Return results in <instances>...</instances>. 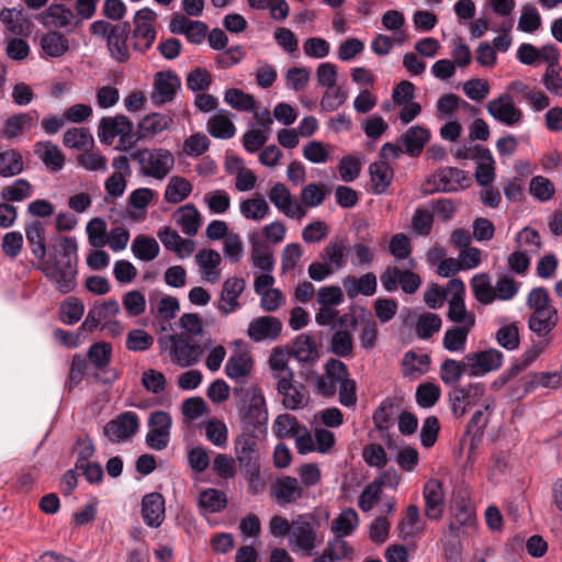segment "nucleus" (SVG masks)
Here are the masks:
<instances>
[{
    "label": "nucleus",
    "mask_w": 562,
    "mask_h": 562,
    "mask_svg": "<svg viewBox=\"0 0 562 562\" xmlns=\"http://www.w3.org/2000/svg\"><path fill=\"white\" fill-rule=\"evenodd\" d=\"M161 342L164 344V348L169 351L172 362L179 367H191L201 359V346L187 335H169Z\"/></svg>",
    "instance_id": "obj_7"
},
{
    "label": "nucleus",
    "mask_w": 562,
    "mask_h": 562,
    "mask_svg": "<svg viewBox=\"0 0 562 562\" xmlns=\"http://www.w3.org/2000/svg\"><path fill=\"white\" fill-rule=\"evenodd\" d=\"M183 234L194 236L201 226V214L193 204L180 206L173 214Z\"/></svg>",
    "instance_id": "obj_37"
},
{
    "label": "nucleus",
    "mask_w": 562,
    "mask_h": 562,
    "mask_svg": "<svg viewBox=\"0 0 562 562\" xmlns=\"http://www.w3.org/2000/svg\"><path fill=\"white\" fill-rule=\"evenodd\" d=\"M447 317L456 326L474 328L475 315L468 311L463 297H451L449 300Z\"/></svg>",
    "instance_id": "obj_43"
},
{
    "label": "nucleus",
    "mask_w": 562,
    "mask_h": 562,
    "mask_svg": "<svg viewBox=\"0 0 562 562\" xmlns=\"http://www.w3.org/2000/svg\"><path fill=\"white\" fill-rule=\"evenodd\" d=\"M24 170V161L20 151L7 149L0 153V177L11 178Z\"/></svg>",
    "instance_id": "obj_47"
},
{
    "label": "nucleus",
    "mask_w": 562,
    "mask_h": 562,
    "mask_svg": "<svg viewBox=\"0 0 562 562\" xmlns=\"http://www.w3.org/2000/svg\"><path fill=\"white\" fill-rule=\"evenodd\" d=\"M33 186L26 179L20 178L11 184L4 187L1 191L2 200L7 202H21L31 198Z\"/></svg>",
    "instance_id": "obj_57"
},
{
    "label": "nucleus",
    "mask_w": 562,
    "mask_h": 562,
    "mask_svg": "<svg viewBox=\"0 0 562 562\" xmlns=\"http://www.w3.org/2000/svg\"><path fill=\"white\" fill-rule=\"evenodd\" d=\"M484 387L482 384H469L468 386H457L450 393L451 409L457 417L465 414L467 407L472 401L483 395Z\"/></svg>",
    "instance_id": "obj_26"
},
{
    "label": "nucleus",
    "mask_w": 562,
    "mask_h": 562,
    "mask_svg": "<svg viewBox=\"0 0 562 562\" xmlns=\"http://www.w3.org/2000/svg\"><path fill=\"white\" fill-rule=\"evenodd\" d=\"M359 524V516L352 508L342 510L333 521L331 531L342 538L352 533Z\"/></svg>",
    "instance_id": "obj_53"
},
{
    "label": "nucleus",
    "mask_w": 562,
    "mask_h": 562,
    "mask_svg": "<svg viewBox=\"0 0 562 562\" xmlns=\"http://www.w3.org/2000/svg\"><path fill=\"white\" fill-rule=\"evenodd\" d=\"M133 255L142 261H151L159 254V245L154 237L137 235L131 246Z\"/></svg>",
    "instance_id": "obj_49"
},
{
    "label": "nucleus",
    "mask_w": 562,
    "mask_h": 562,
    "mask_svg": "<svg viewBox=\"0 0 562 562\" xmlns=\"http://www.w3.org/2000/svg\"><path fill=\"white\" fill-rule=\"evenodd\" d=\"M63 143L68 148H76L78 150H86L92 148L94 145L93 137L88 128L72 127L65 132Z\"/></svg>",
    "instance_id": "obj_52"
},
{
    "label": "nucleus",
    "mask_w": 562,
    "mask_h": 562,
    "mask_svg": "<svg viewBox=\"0 0 562 562\" xmlns=\"http://www.w3.org/2000/svg\"><path fill=\"white\" fill-rule=\"evenodd\" d=\"M77 162L87 171L105 172L108 170V158L99 150L87 148L77 156Z\"/></svg>",
    "instance_id": "obj_55"
},
{
    "label": "nucleus",
    "mask_w": 562,
    "mask_h": 562,
    "mask_svg": "<svg viewBox=\"0 0 562 562\" xmlns=\"http://www.w3.org/2000/svg\"><path fill=\"white\" fill-rule=\"evenodd\" d=\"M34 155L53 172L61 170L65 166L64 153L50 140L37 142L34 145Z\"/></svg>",
    "instance_id": "obj_32"
},
{
    "label": "nucleus",
    "mask_w": 562,
    "mask_h": 562,
    "mask_svg": "<svg viewBox=\"0 0 562 562\" xmlns=\"http://www.w3.org/2000/svg\"><path fill=\"white\" fill-rule=\"evenodd\" d=\"M207 440L216 447H225L228 439V429L225 423L212 418L203 423Z\"/></svg>",
    "instance_id": "obj_62"
},
{
    "label": "nucleus",
    "mask_w": 562,
    "mask_h": 562,
    "mask_svg": "<svg viewBox=\"0 0 562 562\" xmlns=\"http://www.w3.org/2000/svg\"><path fill=\"white\" fill-rule=\"evenodd\" d=\"M128 34V24H115L106 40L110 56L119 63H126L130 59V49L127 46Z\"/></svg>",
    "instance_id": "obj_28"
},
{
    "label": "nucleus",
    "mask_w": 562,
    "mask_h": 562,
    "mask_svg": "<svg viewBox=\"0 0 562 562\" xmlns=\"http://www.w3.org/2000/svg\"><path fill=\"white\" fill-rule=\"evenodd\" d=\"M248 5L255 10H269L270 16L277 21H283L290 13L285 0H247Z\"/></svg>",
    "instance_id": "obj_58"
},
{
    "label": "nucleus",
    "mask_w": 562,
    "mask_h": 562,
    "mask_svg": "<svg viewBox=\"0 0 562 562\" xmlns=\"http://www.w3.org/2000/svg\"><path fill=\"white\" fill-rule=\"evenodd\" d=\"M270 496L279 506H285L300 501L304 496V488L296 477L281 475L271 483Z\"/></svg>",
    "instance_id": "obj_13"
},
{
    "label": "nucleus",
    "mask_w": 562,
    "mask_h": 562,
    "mask_svg": "<svg viewBox=\"0 0 562 562\" xmlns=\"http://www.w3.org/2000/svg\"><path fill=\"white\" fill-rule=\"evenodd\" d=\"M346 374H348L347 366L340 360L330 359L325 364V373L316 378V392L326 397L334 396Z\"/></svg>",
    "instance_id": "obj_16"
},
{
    "label": "nucleus",
    "mask_w": 562,
    "mask_h": 562,
    "mask_svg": "<svg viewBox=\"0 0 562 562\" xmlns=\"http://www.w3.org/2000/svg\"><path fill=\"white\" fill-rule=\"evenodd\" d=\"M290 357L291 355L280 347L272 349L269 357V367L277 383L294 379V373L289 368Z\"/></svg>",
    "instance_id": "obj_38"
},
{
    "label": "nucleus",
    "mask_w": 562,
    "mask_h": 562,
    "mask_svg": "<svg viewBox=\"0 0 562 562\" xmlns=\"http://www.w3.org/2000/svg\"><path fill=\"white\" fill-rule=\"evenodd\" d=\"M474 299L483 305H490L495 301L494 286L487 273H477L470 281Z\"/></svg>",
    "instance_id": "obj_46"
},
{
    "label": "nucleus",
    "mask_w": 562,
    "mask_h": 562,
    "mask_svg": "<svg viewBox=\"0 0 562 562\" xmlns=\"http://www.w3.org/2000/svg\"><path fill=\"white\" fill-rule=\"evenodd\" d=\"M98 137L102 144L109 146L119 137L117 148H127L133 144V123L125 115L102 117L98 125Z\"/></svg>",
    "instance_id": "obj_8"
},
{
    "label": "nucleus",
    "mask_w": 562,
    "mask_h": 562,
    "mask_svg": "<svg viewBox=\"0 0 562 562\" xmlns=\"http://www.w3.org/2000/svg\"><path fill=\"white\" fill-rule=\"evenodd\" d=\"M144 177L164 180L173 169L175 156L167 148H142L132 154Z\"/></svg>",
    "instance_id": "obj_4"
},
{
    "label": "nucleus",
    "mask_w": 562,
    "mask_h": 562,
    "mask_svg": "<svg viewBox=\"0 0 562 562\" xmlns=\"http://www.w3.org/2000/svg\"><path fill=\"white\" fill-rule=\"evenodd\" d=\"M89 245L93 248H102L106 245V223L101 217H92L86 226Z\"/></svg>",
    "instance_id": "obj_63"
},
{
    "label": "nucleus",
    "mask_w": 562,
    "mask_h": 562,
    "mask_svg": "<svg viewBox=\"0 0 562 562\" xmlns=\"http://www.w3.org/2000/svg\"><path fill=\"white\" fill-rule=\"evenodd\" d=\"M37 111L12 114L7 120H4L2 124L1 136L9 142L19 139L35 128L37 126Z\"/></svg>",
    "instance_id": "obj_17"
},
{
    "label": "nucleus",
    "mask_w": 562,
    "mask_h": 562,
    "mask_svg": "<svg viewBox=\"0 0 562 562\" xmlns=\"http://www.w3.org/2000/svg\"><path fill=\"white\" fill-rule=\"evenodd\" d=\"M221 255L214 249H202L195 255V262L198 263L202 279L216 283L221 278L218 266L221 263Z\"/></svg>",
    "instance_id": "obj_33"
},
{
    "label": "nucleus",
    "mask_w": 562,
    "mask_h": 562,
    "mask_svg": "<svg viewBox=\"0 0 562 562\" xmlns=\"http://www.w3.org/2000/svg\"><path fill=\"white\" fill-rule=\"evenodd\" d=\"M139 428V418L134 412H124L103 427V435L114 443L131 439Z\"/></svg>",
    "instance_id": "obj_10"
},
{
    "label": "nucleus",
    "mask_w": 562,
    "mask_h": 562,
    "mask_svg": "<svg viewBox=\"0 0 562 562\" xmlns=\"http://www.w3.org/2000/svg\"><path fill=\"white\" fill-rule=\"evenodd\" d=\"M473 328L452 326L448 328L442 338V347L450 352H463L468 336Z\"/></svg>",
    "instance_id": "obj_51"
},
{
    "label": "nucleus",
    "mask_w": 562,
    "mask_h": 562,
    "mask_svg": "<svg viewBox=\"0 0 562 562\" xmlns=\"http://www.w3.org/2000/svg\"><path fill=\"white\" fill-rule=\"evenodd\" d=\"M172 124L173 119L168 114H147L138 122V138L153 139L156 135L169 130Z\"/></svg>",
    "instance_id": "obj_30"
},
{
    "label": "nucleus",
    "mask_w": 562,
    "mask_h": 562,
    "mask_svg": "<svg viewBox=\"0 0 562 562\" xmlns=\"http://www.w3.org/2000/svg\"><path fill=\"white\" fill-rule=\"evenodd\" d=\"M25 237L33 256L37 259V263L47 260L46 247V229L40 221H32L25 226Z\"/></svg>",
    "instance_id": "obj_27"
},
{
    "label": "nucleus",
    "mask_w": 562,
    "mask_h": 562,
    "mask_svg": "<svg viewBox=\"0 0 562 562\" xmlns=\"http://www.w3.org/2000/svg\"><path fill=\"white\" fill-rule=\"evenodd\" d=\"M157 14L149 8L138 10L134 15V29L132 32L133 47L145 53L156 40L155 22Z\"/></svg>",
    "instance_id": "obj_9"
},
{
    "label": "nucleus",
    "mask_w": 562,
    "mask_h": 562,
    "mask_svg": "<svg viewBox=\"0 0 562 562\" xmlns=\"http://www.w3.org/2000/svg\"><path fill=\"white\" fill-rule=\"evenodd\" d=\"M475 161L474 177L482 187H488L495 180V160L488 148L474 146L469 155L464 156Z\"/></svg>",
    "instance_id": "obj_19"
},
{
    "label": "nucleus",
    "mask_w": 562,
    "mask_h": 562,
    "mask_svg": "<svg viewBox=\"0 0 562 562\" xmlns=\"http://www.w3.org/2000/svg\"><path fill=\"white\" fill-rule=\"evenodd\" d=\"M430 363V358L426 353H416L408 351L404 355L402 370L405 376L417 378L426 373Z\"/></svg>",
    "instance_id": "obj_48"
},
{
    "label": "nucleus",
    "mask_w": 562,
    "mask_h": 562,
    "mask_svg": "<svg viewBox=\"0 0 562 562\" xmlns=\"http://www.w3.org/2000/svg\"><path fill=\"white\" fill-rule=\"evenodd\" d=\"M441 327L439 315L427 312L419 315L416 322L415 331L420 339H429Z\"/></svg>",
    "instance_id": "obj_64"
},
{
    "label": "nucleus",
    "mask_w": 562,
    "mask_h": 562,
    "mask_svg": "<svg viewBox=\"0 0 562 562\" xmlns=\"http://www.w3.org/2000/svg\"><path fill=\"white\" fill-rule=\"evenodd\" d=\"M342 286L349 299L358 295L372 296L378 288L376 276L373 272H367L359 278L349 274L342 279Z\"/></svg>",
    "instance_id": "obj_25"
},
{
    "label": "nucleus",
    "mask_w": 562,
    "mask_h": 562,
    "mask_svg": "<svg viewBox=\"0 0 562 562\" xmlns=\"http://www.w3.org/2000/svg\"><path fill=\"white\" fill-rule=\"evenodd\" d=\"M59 252H52L47 260L35 267L60 294H68L77 286L78 244L76 238L63 236L59 240Z\"/></svg>",
    "instance_id": "obj_1"
},
{
    "label": "nucleus",
    "mask_w": 562,
    "mask_h": 562,
    "mask_svg": "<svg viewBox=\"0 0 562 562\" xmlns=\"http://www.w3.org/2000/svg\"><path fill=\"white\" fill-rule=\"evenodd\" d=\"M430 137L429 131L420 125L409 127L401 137L404 153L417 157L423 151Z\"/></svg>",
    "instance_id": "obj_36"
},
{
    "label": "nucleus",
    "mask_w": 562,
    "mask_h": 562,
    "mask_svg": "<svg viewBox=\"0 0 562 562\" xmlns=\"http://www.w3.org/2000/svg\"><path fill=\"white\" fill-rule=\"evenodd\" d=\"M224 101L239 112H255L259 109L256 98L238 88H229L224 92Z\"/></svg>",
    "instance_id": "obj_42"
},
{
    "label": "nucleus",
    "mask_w": 562,
    "mask_h": 562,
    "mask_svg": "<svg viewBox=\"0 0 562 562\" xmlns=\"http://www.w3.org/2000/svg\"><path fill=\"white\" fill-rule=\"evenodd\" d=\"M234 451L241 471L260 467L259 442L256 435L241 432L234 441Z\"/></svg>",
    "instance_id": "obj_15"
},
{
    "label": "nucleus",
    "mask_w": 562,
    "mask_h": 562,
    "mask_svg": "<svg viewBox=\"0 0 562 562\" xmlns=\"http://www.w3.org/2000/svg\"><path fill=\"white\" fill-rule=\"evenodd\" d=\"M250 261L261 272H272L274 269L273 250L263 241L251 243Z\"/></svg>",
    "instance_id": "obj_44"
},
{
    "label": "nucleus",
    "mask_w": 562,
    "mask_h": 562,
    "mask_svg": "<svg viewBox=\"0 0 562 562\" xmlns=\"http://www.w3.org/2000/svg\"><path fill=\"white\" fill-rule=\"evenodd\" d=\"M470 184L471 178L465 171L454 167H445L428 177L422 186V192L424 194L456 192L470 187Z\"/></svg>",
    "instance_id": "obj_5"
},
{
    "label": "nucleus",
    "mask_w": 562,
    "mask_h": 562,
    "mask_svg": "<svg viewBox=\"0 0 562 562\" xmlns=\"http://www.w3.org/2000/svg\"><path fill=\"white\" fill-rule=\"evenodd\" d=\"M268 196L276 209L285 216L297 220L305 216V207L301 206V204L292 198L290 190L284 183L278 182L272 186Z\"/></svg>",
    "instance_id": "obj_18"
},
{
    "label": "nucleus",
    "mask_w": 562,
    "mask_h": 562,
    "mask_svg": "<svg viewBox=\"0 0 562 562\" xmlns=\"http://www.w3.org/2000/svg\"><path fill=\"white\" fill-rule=\"evenodd\" d=\"M207 132L214 138L229 139L236 133V127L225 110L217 111L206 123Z\"/></svg>",
    "instance_id": "obj_39"
},
{
    "label": "nucleus",
    "mask_w": 562,
    "mask_h": 562,
    "mask_svg": "<svg viewBox=\"0 0 562 562\" xmlns=\"http://www.w3.org/2000/svg\"><path fill=\"white\" fill-rule=\"evenodd\" d=\"M321 542L308 517L300 515L292 519L289 546L294 553L311 557Z\"/></svg>",
    "instance_id": "obj_6"
},
{
    "label": "nucleus",
    "mask_w": 562,
    "mask_h": 562,
    "mask_svg": "<svg viewBox=\"0 0 562 562\" xmlns=\"http://www.w3.org/2000/svg\"><path fill=\"white\" fill-rule=\"evenodd\" d=\"M372 191L375 194L384 193L393 179V169L386 161H374L369 166Z\"/></svg>",
    "instance_id": "obj_40"
},
{
    "label": "nucleus",
    "mask_w": 562,
    "mask_h": 562,
    "mask_svg": "<svg viewBox=\"0 0 562 562\" xmlns=\"http://www.w3.org/2000/svg\"><path fill=\"white\" fill-rule=\"evenodd\" d=\"M254 368V360L246 350L235 351L225 364V374L231 380H241L248 376Z\"/></svg>",
    "instance_id": "obj_35"
},
{
    "label": "nucleus",
    "mask_w": 562,
    "mask_h": 562,
    "mask_svg": "<svg viewBox=\"0 0 562 562\" xmlns=\"http://www.w3.org/2000/svg\"><path fill=\"white\" fill-rule=\"evenodd\" d=\"M192 190L193 187L187 178L173 176L165 188L164 200L167 203L179 204L191 194Z\"/></svg>",
    "instance_id": "obj_41"
},
{
    "label": "nucleus",
    "mask_w": 562,
    "mask_h": 562,
    "mask_svg": "<svg viewBox=\"0 0 562 562\" xmlns=\"http://www.w3.org/2000/svg\"><path fill=\"white\" fill-rule=\"evenodd\" d=\"M142 516L149 527H159L165 519V499L159 493L146 494L142 499Z\"/></svg>",
    "instance_id": "obj_31"
},
{
    "label": "nucleus",
    "mask_w": 562,
    "mask_h": 562,
    "mask_svg": "<svg viewBox=\"0 0 562 562\" xmlns=\"http://www.w3.org/2000/svg\"><path fill=\"white\" fill-rule=\"evenodd\" d=\"M328 191L326 187L322 183H310L305 186L300 194L301 198V206L305 207V215L307 214V210L310 207H316L321 205Z\"/></svg>",
    "instance_id": "obj_60"
},
{
    "label": "nucleus",
    "mask_w": 562,
    "mask_h": 562,
    "mask_svg": "<svg viewBox=\"0 0 562 562\" xmlns=\"http://www.w3.org/2000/svg\"><path fill=\"white\" fill-rule=\"evenodd\" d=\"M240 418L244 425L259 428L268 422L266 398L260 387L252 386L249 390V400L244 406Z\"/></svg>",
    "instance_id": "obj_12"
},
{
    "label": "nucleus",
    "mask_w": 562,
    "mask_h": 562,
    "mask_svg": "<svg viewBox=\"0 0 562 562\" xmlns=\"http://www.w3.org/2000/svg\"><path fill=\"white\" fill-rule=\"evenodd\" d=\"M246 286V282L241 278L233 277L224 281L220 300L217 301V310L225 314H232L240 307L238 297L241 295Z\"/></svg>",
    "instance_id": "obj_21"
},
{
    "label": "nucleus",
    "mask_w": 562,
    "mask_h": 562,
    "mask_svg": "<svg viewBox=\"0 0 562 562\" xmlns=\"http://www.w3.org/2000/svg\"><path fill=\"white\" fill-rule=\"evenodd\" d=\"M42 23L47 27L66 30L80 25L74 10L63 3L50 4L42 14Z\"/></svg>",
    "instance_id": "obj_22"
},
{
    "label": "nucleus",
    "mask_w": 562,
    "mask_h": 562,
    "mask_svg": "<svg viewBox=\"0 0 562 562\" xmlns=\"http://www.w3.org/2000/svg\"><path fill=\"white\" fill-rule=\"evenodd\" d=\"M487 113L506 126H515L522 121V111L516 106L512 94L502 93L486 105Z\"/></svg>",
    "instance_id": "obj_11"
},
{
    "label": "nucleus",
    "mask_w": 562,
    "mask_h": 562,
    "mask_svg": "<svg viewBox=\"0 0 562 562\" xmlns=\"http://www.w3.org/2000/svg\"><path fill=\"white\" fill-rule=\"evenodd\" d=\"M397 529L403 540L412 539L422 531V527L419 526V509L416 505H409L406 508L405 516L398 522Z\"/></svg>",
    "instance_id": "obj_54"
},
{
    "label": "nucleus",
    "mask_w": 562,
    "mask_h": 562,
    "mask_svg": "<svg viewBox=\"0 0 562 562\" xmlns=\"http://www.w3.org/2000/svg\"><path fill=\"white\" fill-rule=\"evenodd\" d=\"M319 258L334 271L342 269L347 263V244L342 238L331 239L319 254Z\"/></svg>",
    "instance_id": "obj_34"
},
{
    "label": "nucleus",
    "mask_w": 562,
    "mask_h": 562,
    "mask_svg": "<svg viewBox=\"0 0 562 562\" xmlns=\"http://www.w3.org/2000/svg\"><path fill=\"white\" fill-rule=\"evenodd\" d=\"M0 20L13 34L21 35L27 30L29 21L22 9L4 8L0 12Z\"/></svg>",
    "instance_id": "obj_56"
},
{
    "label": "nucleus",
    "mask_w": 562,
    "mask_h": 562,
    "mask_svg": "<svg viewBox=\"0 0 562 562\" xmlns=\"http://www.w3.org/2000/svg\"><path fill=\"white\" fill-rule=\"evenodd\" d=\"M157 235L168 250L175 251L179 256H182V251L187 255L193 251V241L183 239L175 229L168 226L160 228Z\"/></svg>",
    "instance_id": "obj_45"
},
{
    "label": "nucleus",
    "mask_w": 562,
    "mask_h": 562,
    "mask_svg": "<svg viewBox=\"0 0 562 562\" xmlns=\"http://www.w3.org/2000/svg\"><path fill=\"white\" fill-rule=\"evenodd\" d=\"M239 211L246 220L260 222L270 213V206L263 198L256 196L241 201Z\"/></svg>",
    "instance_id": "obj_50"
},
{
    "label": "nucleus",
    "mask_w": 562,
    "mask_h": 562,
    "mask_svg": "<svg viewBox=\"0 0 562 562\" xmlns=\"http://www.w3.org/2000/svg\"><path fill=\"white\" fill-rule=\"evenodd\" d=\"M417 262L414 258H408L403 265L387 266L380 276L382 286L386 292L401 289L406 294H415L423 283L420 276L415 272Z\"/></svg>",
    "instance_id": "obj_3"
},
{
    "label": "nucleus",
    "mask_w": 562,
    "mask_h": 562,
    "mask_svg": "<svg viewBox=\"0 0 562 562\" xmlns=\"http://www.w3.org/2000/svg\"><path fill=\"white\" fill-rule=\"evenodd\" d=\"M463 373L468 374L465 357L462 359V361L446 359L440 366V379L445 384H456L461 379Z\"/></svg>",
    "instance_id": "obj_61"
},
{
    "label": "nucleus",
    "mask_w": 562,
    "mask_h": 562,
    "mask_svg": "<svg viewBox=\"0 0 562 562\" xmlns=\"http://www.w3.org/2000/svg\"><path fill=\"white\" fill-rule=\"evenodd\" d=\"M526 305L531 311L528 328L549 344V335L559 323V313L551 303L548 290L542 286L531 289L527 295Z\"/></svg>",
    "instance_id": "obj_2"
},
{
    "label": "nucleus",
    "mask_w": 562,
    "mask_h": 562,
    "mask_svg": "<svg viewBox=\"0 0 562 562\" xmlns=\"http://www.w3.org/2000/svg\"><path fill=\"white\" fill-rule=\"evenodd\" d=\"M277 390L286 409H300L307 404L308 395L305 387L294 384V379L277 383Z\"/></svg>",
    "instance_id": "obj_29"
},
{
    "label": "nucleus",
    "mask_w": 562,
    "mask_h": 562,
    "mask_svg": "<svg viewBox=\"0 0 562 562\" xmlns=\"http://www.w3.org/2000/svg\"><path fill=\"white\" fill-rule=\"evenodd\" d=\"M503 364V353L497 349L471 352L465 356L468 375L481 376L499 369Z\"/></svg>",
    "instance_id": "obj_14"
},
{
    "label": "nucleus",
    "mask_w": 562,
    "mask_h": 562,
    "mask_svg": "<svg viewBox=\"0 0 562 562\" xmlns=\"http://www.w3.org/2000/svg\"><path fill=\"white\" fill-rule=\"evenodd\" d=\"M282 330V323L274 316H260L254 318L247 329L248 337L255 341L276 340Z\"/></svg>",
    "instance_id": "obj_23"
},
{
    "label": "nucleus",
    "mask_w": 562,
    "mask_h": 562,
    "mask_svg": "<svg viewBox=\"0 0 562 562\" xmlns=\"http://www.w3.org/2000/svg\"><path fill=\"white\" fill-rule=\"evenodd\" d=\"M180 86V78L173 71H158L154 76L153 102L158 105L171 102Z\"/></svg>",
    "instance_id": "obj_20"
},
{
    "label": "nucleus",
    "mask_w": 562,
    "mask_h": 562,
    "mask_svg": "<svg viewBox=\"0 0 562 562\" xmlns=\"http://www.w3.org/2000/svg\"><path fill=\"white\" fill-rule=\"evenodd\" d=\"M41 46L50 57H59L68 50V40L59 32H48L41 38Z\"/></svg>",
    "instance_id": "obj_59"
},
{
    "label": "nucleus",
    "mask_w": 562,
    "mask_h": 562,
    "mask_svg": "<svg viewBox=\"0 0 562 562\" xmlns=\"http://www.w3.org/2000/svg\"><path fill=\"white\" fill-rule=\"evenodd\" d=\"M425 499V514L429 519H440L445 508L443 487L439 480L430 479L426 482L423 490Z\"/></svg>",
    "instance_id": "obj_24"
}]
</instances>
